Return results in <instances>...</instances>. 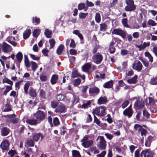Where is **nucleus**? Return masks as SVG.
<instances>
[{
    "label": "nucleus",
    "instance_id": "41",
    "mask_svg": "<svg viewBox=\"0 0 157 157\" xmlns=\"http://www.w3.org/2000/svg\"><path fill=\"white\" fill-rule=\"evenodd\" d=\"M121 23L124 27L129 28V26L128 24V19L127 18H123L121 20Z\"/></svg>",
    "mask_w": 157,
    "mask_h": 157
},
{
    "label": "nucleus",
    "instance_id": "61",
    "mask_svg": "<svg viewBox=\"0 0 157 157\" xmlns=\"http://www.w3.org/2000/svg\"><path fill=\"white\" fill-rule=\"evenodd\" d=\"M70 47L74 48L76 47V44L75 41L73 39L71 40V42L70 44Z\"/></svg>",
    "mask_w": 157,
    "mask_h": 157
},
{
    "label": "nucleus",
    "instance_id": "37",
    "mask_svg": "<svg viewBox=\"0 0 157 157\" xmlns=\"http://www.w3.org/2000/svg\"><path fill=\"white\" fill-rule=\"evenodd\" d=\"M5 108L3 110V112H10L11 111L12 108L10 104L7 103L5 105Z\"/></svg>",
    "mask_w": 157,
    "mask_h": 157
},
{
    "label": "nucleus",
    "instance_id": "7",
    "mask_svg": "<svg viewBox=\"0 0 157 157\" xmlns=\"http://www.w3.org/2000/svg\"><path fill=\"white\" fill-rule=\"evenodd\" d=\"M92 59L96 64H99L101 63L103 59V56L101 53L98 52L96 54L93 55Z\"/></svg>",
    "mask_w": 157,
    "mask_h": 157
},
{
    "label": "nucleus",
    "instance_id": "23",
    "mask_svg": "<svg viewBox=\"0 0 157 157\" xmlns=\"http://www.w3.org/2000/svg\"><path fill=\"white\" fill-rule=\"evenodd\" d=\"M58 76L57 75L55 74L53 75L52 76L50 80V82L52 84L54 85L56 83L58 80Z\"/></svg>",
    "mask_w": 157,
    "mask_h": 157
},
{
    "label": "nucleus",
    "instance_id": "5",
    "mask_svg": "<svg viewBox=\"0 0 157 157\" xmlns=\"http://www.w3.org/2000/svg\"><path fill=\"white\" fill-rule=\"evenodd\" d=\"M33 116L37 121H41L44 119L45 114L44 112L39 110L33 114Z\"/></svg>",
    "mask_w": 157,
    "mask_h": 157
},
{
    "label": "nucleus",
    "instance_id": "47",
    "mask_svg": "<svg viewBox=\"0 0 157 157\" xmlns=\"http://www.w3.org/2000/svg\"><path fill=\"white\" fill-rule=\"evenodd\" d=\"M33 140L29 139L26 141V144L29 146L33 147L34 145V143Z\"/></svg>",
    "mask_w": 157,
    "mask_h": 157
},
{
    "label": "nucleus",
    "instance_id": "13",
    "mask_svg": "<svg viewBox=\"0 0 157 157\" xmlns=\"http://www.w3.org/2000/svg\"><path fill=\"white\" fill-rule=\"evenodd\" d=\"M32 137L33 141L35 142L38 141L40 138L41 140H42L44 137L42 134L40 132L34 133L33 134Z\"/></svg>",
    "mask_w": 157,
    "mask_h": 157
},
{
    "label": "nucleus",
    "instance_id": "59",
    "mask_svg": "<svg viewBox=\"0 0 157 157\" xmlns=\"http://www.w3.org/2000/svg\"><path fill=\"white\" fill-rule=\"evenodd\" d=\"M41 52L44 56L47 57L48 56V53L49 51L48 49L44 48L42 50Z\"/></svg>",
    "mask_w": 157,
    "mask_h": 157
},
{
    "label": "nucleus",
    "instance_id": "10",
    "mask_svg": "<svg viewBox=\"0 0 157 157\" xmlns=\"http://www.w3.org/2000/svg\"><path fill=\"white\" fill-rule=\"evenodd\" d=\"M140 155L141 157H153V155L150 150L146 149L143 150Z\"/></svg>",
    "mask_w": 157,
    "mask_h": 157
},
{
    "label": "nucleus",
    "instance_id": "4",
    "mask_svg": "<svg viewBox=\"0 0 157 157\" xmlns=\"http://www.w3.org/2000/svg\"><path fill=\"white\" fill-rule=\"evenodd\" d=\"M99 138V143L97 144L98 147L100 150H105L106 147V142L102 136H98V138Z\"/></svg>",
    "mask_w": 157,
    "mask_h": 157
},
{
    "label": "nucleus",
    "instance_id": "45",
    "mask_svg": "<svg viewBox=\"0 0 157 157\" xmlns=\"http://www.w3.org/2000/svg\"><path fill=\"white\" fill-rule=\"evenodd\" d=\"M58 102L55 101H52L51 102V106L53 109H56L58 107Z\"/></svg>",
    "mask_w": 157,
    "mask_h": 157
},
{
    "label": "nucleus",
    "instance_id": "63",
    "mask_svg": "<svg viewBox=\"0 0 157 157\" xmlns=\"http://www.w3.org/2000/svg\"><path fill=\"white\" fill-rule=\"evenodd\" d=\"M16 153V151L15 150H10L8 152V154L10 155V157H13L14 155Z\"/></svg>",
    "mask_w": 157,
    "mask_h": 157
},
{
    "label": "nucleus",
    "instance_id": "57",
    "mask_svg": "<svg viewBox=\"0 0 157 157\" xmlns=\"http://www.w3.org/2000/svg\"><path fill=\"white\" fill-rule=\"evenodd\" d=\"M53 124L55 126L59 125L60 123L59 119L57 117H55L53 120Z\"/></svg>",
    "mask_w": 157,
    "mask_h": 157
},
{
    "label": "nucleus",
    "instance_id": "1",
    "mask_svg": "<svg viewBox=\"0 0 157 157\" xmlns=\"http://www.w3.org/2000/svg\"><path fill=\"white\" fill-rule=\"evenodd\" d=\"M106 107L102 106L96 107L93 109L92 112L93 115H96L98 116L104 117L106 115Z\"/></svg>",
    "mask_w": 157,
    "mask_h": 157
},
{
    "label": "nucleus",
    "instance_id": "42",
    "mask_svg": "<svg viewBox=\"0 0 157 157\" xmlns=\"http://www.w3.org/2000/svg\"><path fill=\"white\" fill-rule=\"evenodd\" d=\"M145 57H147L150 62H152L153 61V58L151 54L148 52H146L144 53Z\"/></svg>",
    "mask_w": 157,
    "mask_h": 157
},
{
    "label": "nucleus",
    "instance_id": "29",
    "mask_svg": "<svg viewBox=\"0 0 157 157\" xmlns=\"http://www.w3.org/2000/svg\"><path fill=\"white\" fill-rule=\"evenodd\" d=\"M81 77V75L79 74L77 70L75 69L72 71L71 75V78H72Z\"/></svg>",
    "mask_w": 157,
    "mask_h": 157
},
{
    "label": "nucleus",
    "instance_id": "53",
    "mask_svg": "<svg viewBox=\"0 0 157 157\" xmlns=\"http://www.w3.org/2000/svg\"><path fill=\"white\" fill-rule=\"evenodd\" d=\"M150 82L152 85L157 84V78L156 77L152 78L151 79Z\"/></svg>",
    "mask_w": 157,
    "mask_h": 157
},
{
    "label": "nucleus",
    "instance_id": "20",
    "mask_svg": "<svg viewBox=\"0 0 157 157\" xmlns=\"http://www.w3.org/2000/svg\"><path fill=\"white\" fill-rule=\"evenodd\" d=\"M107 101V99L105 96L101 97L98 100V103L101 105L105 103Z\"/></svg>",
    "mask_w": 157,
    "mask_h": 157
},
{
    "label": "nucleus",
    "instance_id": "44",
    "mask_svg": "<svg viewBox=\"0 0 157 157\" xmlns=\"http://www.w3.org/2000/svg\"><path fill=\"white\" fill-rule=\"evenodd\" d=\"M140 60L142 62L145 67H147L149 65V63L147 60L144 59L142 57L139 58Z\"/></svg>",
    "mask_w": 157,
    "mask_h": 157
},
{
    "label": "nucleus",
    "instance_id": "36",
    "mask_svg": "<svg viewBox=\"0 0 157 157\" xmlns=\"http://www.w3.org/2000/svg\"><path fill=\"white\" fill-rule=\"evenodd\" d=\"M39 96L41 99H45L46 98L45 91L43 89H40L39 93Z\"/></svg>",
    "mask_w": 157,
    "mask_h": 157
},
{
    "label": "nucleus",
    "instance_id": "11",
    "mask_svg": "<svg viewBox=\"0 0 157 157\" xmlns=\"http://www.w3.org/2000/svg\"><path fill=\"white\" fill-rule=\"evenodd\" d=\"M142 67L143 66L140 61H138L137 63H133L132 66V68L138 72L142 70Z\"/></svg>",
    "mask_w": 157,
    "mask_h": 157
},
{
    "label": "nucleus",
    "instance_id": "52",
    "mask_svg": "<svg viewBox=\"0 0 157 157\" xmlns=\"http://www.w3.org/2000/svg\"><path fill=\"white\" fill-rule=\"evenodd\" d=\"M6 87V89L3 93V95H6L7 93L12 89V87L9 86H7Z\"/></svg>",
    "mask_w": 157,
    "mask_h": 157
},
{
    "label": "nucleus",
    "instance_id": "15",
    "mask_svg": "<svg viewBox=\"0 0 157 157\" xmlns=\"http://www.w3.org/2000/svg\"><path fill=\"white\" fill-rule=\"evenodd\" d=\"M2 48L3 51L5 52H11L12 50L11 46L5 42L3 43Z\"/></svg>",
    "mask_w": 157,
    "mask_h": 157
},
{
    "label": "nucleus",
    "instance_id": "22",
    "mask_svg": "<svg viewBox=\"0 0 157 157\" xmlns=\"http://www.w3.org/2000/svg\"><path fill=\"white\" fill-rule=\"evenodd\" d=\"M31 34V30L30 29H26L23 33L24 39L26 40L28 39Z\"/></svg>",
    "mask_w": 157,
    "mask_h": 157
},
{
    "label": "nucleus",
    "instance_id": "35",
    "mask_svg": "<svg viewBox=\"0 0 157 157\" xmlns=\"http://www.w3.org/2000/svg\"><path fill=\"white\" fill-rule=\"evenodd\" d=\"M40 20L39 18L36 17H33L32 18V22L35 25H38L40 23Z\"/></svg>",
    "mask_w": 157,
    "mask_h": 157
},
{
    "label": "nucleus",
    "instance_id": "21",
    "mask_svg": "<svg viewBox=\"0 0 157 157\" xmlns=\"http://www.w3.org/2000/svg\"><path fill=\"white\" fill-rule=\"evenodd\" d=\"M113 80H111L105 83L103 85V87L105 88H110L113 87Z\"/></svg>",
    "mask_w": 157,
    "mask_h": 157
},
{
    "label": "nucleus",
    "instance_id": "33",
    "mask_svg": "<svg viewBox=\"0 0 157 157\" xmlns=\"http://www.w3.org/2000/svg\"><path fill=\"white\" fill-rule=\"evenodd\" d=\"M64 46L63 44L60 45L56 50V53L59 55H60L64 49Z\"/></svg>",
    "mask_w": 157,
    "mask_h": 157
},
{
    "label": "nucleus",
    "instance_id": "14",
    "mask_svg": "<svg viewBox=\"0 0 157 157\" xmlns=\"http://www.w3.org/2000/svg\"><path fill=\"white\" fill-rule=\"evenodd\" d=\"M10 129L7 127L4 126L1 128V135L3 136H7L10 132Z\"/></svg>",
    "mask_w": 157,
    "mask_h": 157
},
{
    "label": "nucleus",
    "instance_id": "3",
    "mask_svg": "<svg viewBox=\"0 0 157 157\" xmlns=\"http://www.w3.org/2000/svg\"><path fill=\"white\" fill-rule=\"evenodd\" d=\"M125 3L127 5L124 8L126 11L130 12L136 9V6L134 4V2L133 0H126Z\"/></svg>",
    "mask_w": 157,
    "mask_h": 157
},
{
    "label": "nucleus",
    "instance_id": "27",
    "mask_svg": "<svg viewBox=\"0 0 157 157\" xmlns=\"http://www.w3.org/2000/svg\"><path fill=\"white\" fill-rule=\"evenodd\" d=\"M137 76L136 75L132 78L128 79L127 81L129 84H136L137 82Z\"/></svg>",
    "mask_w": 157,
    "mask_h": 157
},
{
    "label": "nucleus",
    "instance_id": "16",
    "mask_svg": "<svg viewBox=\"0 0 157 157\" xmlns=\"http://www.w3.org/2000/svg\"><path fill=\"white\" fill-rule=\"evenodd\" d=\"M133 113V110L127 108L123 111V114L124 116L127 117L128 118H130L132 116Z\"/></svg>",
    "mask_w": 157,
    "mask_h": 157
},
{
    "label": "nucleus",
    "instance_id": "6",
    "mask_svg": "<svg viewBox=\"0 0 157 157\" xmlns=\"http://www.w3.org/2000/svg\"><path fill=\"white\" fill-rule=\"evenodd\" d=\"M136 131H137L139 133H140L142 136H146L147 134V131L144 128L143 126L137 124H135L134 127Z\"/></svg>",
    "mask_w": 157,
    "mask_h": 157
},
{
    "label": "nucleus",
    "instance_id": "32",
    "mask_svg": "<svg viewBox=\"0 0 157 157\" xmlns=\"http://www.w3.org/2000/svg\"><path fill=\"white\" fill-rule=\"evenodd\" d=\"M78 9L79 10L84 9V11H86L87 10L88 7L85 6V5L84 3H81L78 5Z\"/></svg>",
    "mask_w": 157,
    "mask_h": 157
},
{
    "label": "nucleus",
    "instance_id": "58",
    "mask_svg": "<svg viewBox=\"0 0 157 157\" xmlns=\"http://www.w3.org/2000/svg\"><path fill=\"white\" fill-rule=\"evenodd\" d=\"M81 82V80L79 78L75 79L73 82V84L75 86H77L80 84Z\"/></svg>",
    "mask_w": 157,
    "mask_h": 157
},
{
    "label": "nucleus",
    "instance_id": "19",
    "mask_svg": "<svg viewBox=\"0 0 157 157\" xmlns=\"http://www.w3.org/2000/svg\"><path fill=\"white\" fill-rule=\"evenodd\" d=\"M66 108L64 105H59L55 109V112L62 113L64 112Z\"/></svg>",
    "mask_w": 157,
    "mask_h": 157
},
{
    "label": "nucleus",
    "instance_id": "46",
    "mask_svg": "<svg viewBox=\"0 0 157 157\" xmlns=\"http://www.w3.org/2000/svg\"><path fill=\"white\" fill-rule=\"evenodd\" d=\"M73 99L72 101V104L73 105L76 104L79 101V97L75 95H73Z\"/></svg>",
    "mask_w": 157,
    "mask_h": 157
},
{
    "label": "nucleus",
    "instance_id": "48",
    "mask_svg": "<svg viewBox=\"0 0 157 157\" xmlns=\"http://www.w3.org/2000/svg\"><path fill=\"white\" fill-rule=\"evenodd\" d=\"M49 43L50 44V49H52L54 48L56 44V42L54 39L52 38L49 39Z\"/></svg>",
    "mask_w": 157,
    "mask_h": 157
},
{
    "label": "nucleus",
    "instance_id": "12",
    "mask_svg": "<svg viewBox=\"0 0 157 157\" xmlns=\"http://www.w3.org/2000/svg\"><path fill=\"white\" fill-rule=\"evenodd\" d=\"M91 63L90 62L85 63L82 67V69L83 71L88 72L90 69L91 68Z\"/></svg>",
    "mask_w": 157,
    "mask_h": 157
},
{
    "label": "nucleus",
    "instance_id": "8",
    "mask_svg": "<svg viewBox=\"0 0 157 157\" xmlns=\"http://www.w3.org/2000/svg\"><path fill=\"white\" fill-rule=\"evenodd\" d=\"M112 34L119 35L123 38H125L126 36V32L120 29H114L112 32Z\"/></svg>",
    "mask_w": 157,
    "mask_h": 157
},
{
    "label": "nucleus",
    "instance_id": "34",
    "mask_svg": "<svg viewBox=\"0 0 157 157\" xmlns=\"http://www.w3.org/2000/svg\"><path fill=\"white\" fill-rule=\"evenodd\" d=\"M30 85V83L28 81H27L24 85V93L26 95L28 94V90Z\"/></svg>",
    "mask_w": 157,
    "mask_h": 157
},
{
    "label": "nucleus",
    "instance_id": "18",
    "mask_svg": "<svg viewBox=\"0 0 157 157\" xmlns=\"http://www.w3.org/2000/svg\"><path fill=\"white\" fill-rule=\"evenodd\" d=\"M9 143L6 140H4L0 144L1 148L3 150H8L9 149Z\"/></svg>",
    "mask_w": 157,
    "mask_h": 157
},
{
    "label": "nucleus",
    "instance_id": "40",
    "mask_svg": "<svg viewBox=\"0 0 157 157\" xmlns=\"http://www.w3.org/2000/svg\"><path fill=\"white\" fill-rule=\"evenodd\" d=\"M72 155L73 157H81L79 151L76 150L72 151Z\"/></svg>",
    "mask_w": 157,
    "mask_h": 157
},
{
    "label": "nucleus",
    "instance_id": "39",
    "mask_svg": "<svg viewBox=\"0 0 157 157\" xmlns=\"http://www.w3.org/2000/svg\"><path fill=\"white\" fill-rule=\"evenodd\" d=\"M24 62L26 67L29 68L30 67L29 61L27 55H24Z\"/></svg>",
    "mask_w": 157,
    "mask_h": 157
},
{
    "label": "nucleus",
    "instance_id": "50",
    "mask_svg": "<svg viewBox=\"0 0 157 157\" xmlns=\"http://www.w3.org/2000/svg\"><path fill=\"white\" fill-rule=\"evenodd\" d=\"M40 32V30L38 29H35L33 33V36L37 38L39 36Z\"/></svg>",
    "mask_w": 157,
    "mask_h": 157
},
{
    "label": "nucleus",
    "instance_id": "28",
    "mask_svg": "<svg viewBox=\"0 0 157 157\" xmlns=\"http://www.w3.org/2000/svg\"><path fill=\"white\" fill-rule=\"evenodd\" d=\"M27 123L31 125H36L37 124V120L36 119H27L26 120Z\"/></svg>",
    "mask_w": 157,
    "mask_h": 157
},
{
    "label": "nucleus",
    "instance_id": "54",
    "mask_svg": "<svg viewBox=\"0 0 157 157\" xmlns=\"http://www.w3.org/2000/svg\"><path fill=\"white\" fill-rule=\"evenodd\" d=\"M88 13L80 12L79 13V17L80 18L82 19H85L87 16Z\"/></svg>",
    "mask_w": 157,
    "mask_h": 157
},
{
    "label": "nucleus",
    "instance_id": "9",
    "mask_svg": "<svg viewBox=\"0 0 157 157\" xmlns=\"http://www.w3.org/2000/svg\"><path fill=\"white\" fill-rule=\"evenodd\" d=\"M144 106V103L142 101V99L140 100L139 98L136 99L134 105V107L136 110H139L143 108Z\"/></svg>",
    "mask_w": 157,
    "mask_h": 157
},
{
    "label": "nucleus",
    "instance_id": "38",
    "mask_svg": "<svg viewBox=\"0 0 157 157\" xmlns=\"http://www.w3.org/2000/svg\"><path fill=\"white\" fill-rule=\"evenodd\" d=\"M44 34L47 38H50L51 37V35L52 34V32L48 29H46L45 30Z\"/></svg>",
    "mask_w": 157,
    "mask_h": 157
},
{
    "label": "nucleus",
    "instance_id": "17",
    "mask_svg": "<svg viewBox=\"0 0 157 157\" xmlns=\"http://www.w3.org/2000/svg\"><path fill=\"white\" fill-rule=\"evenodd\" d=\"M115 43L112 40L109 45V50L110 54H114L116 51V48L114 47Z\"/></svg>",
    "mask_w": 157,
    "mask_h": 157
},
{
    "label": "nucleus",
    "instance_id": "26",
    "mask_svg": "<svg viewBox=\"0 0 157 157\" xmlns=\"http://www.w3.org/2000/svg\"><path fill=\"white\" fill-rule=\"evenodd\" d=\"M99 89L96 87L90 88L89 89V92L90 94H97L99 93Z\"/></svg>",
    "mask_w": 157,
    "mask_h": 157
},
{
    "label": "nucleus",
    "instance_id": "30",
    "mask_svg": "<svg viewBox=\"0 0 157 157\" xmlns=\"http://www.w3.org/2000/svg\"><path fill=\"white\" fill-rule=\"evenodd\" d=\"M17 61L20 63L23 59V54L21 52H19L16 55Z\"/></svg>",
    "mask_w": 157,
    "mask_h": 157
},
{
    "label": "nucleus",
    "instance_id": "62",
    "mask_svg": "<svg viewBox=\"0 0 157 157\" xmlns=\"http://www.w3.org/2000/svg\"><path fill=\"white\" fill-rule=\"evenodd\" d=\"M129 104V101L128 100H126L121 105L122 108L123 109L125 108Z\"/></svg>",
    "mask_w": 157,
    "mask_h": 157
},
{
    "label": "nucleus",
    "instance_id": "56",
    "mask_svg": "<svg viewBox=\"0 0 157 157\" xmlns=\"http://www.w3.org/2000/svg\"><path fill=\"white\" fill-rule=\"evenodd\" d=\"M94 115V122L95 123L97 124L99 126H100L101 123L100 121L98 120L97 117L95 116V115Z\"/></svg>",
    "mask_w": 157,
    "mask_h": 157
},
{
    "label": "nucleus",
    "instance_id": "60",
    "mask_svg": "<svg viewBox=\"0 0 157 157\" xmlns=\"http://www.w3.org/2000/svg\"><path fill=\"white\" fill-rule=\"evenodd\" d=\"M149 103L150 105H153L155 103V101L151 97H148Z\"/></svg>",
    "mask_w": 157,
    "mask_h": 157
},
{
    "label": "nucleus",
    "instance_id": "49",
    "mask_svg": "<svg viewBox=\"0 0 157 157\" xmlns=\"http://www.w3.org/2000/svg\"><path fill=\"white\" fill-rule=\"evenodd\" d=\"M30 63H31L32 70L33 71H35L38 67L37 63L33 61H31Z\"/></svg>",
    "mask_w": 157,
    "mask_h": 157
},
{
    "label": "nucleus",
    "instance_id": "2",
    "mask_svg": "<svg viewBox=\"0 0 157 157\" xmlns=\"http://www.w3.org/2000/svg\"><path fill=\"white\" fill-rule=\"evenodd\" d=\"M16 117L17 115L15 114L3 116V117L6 118V121L9 123L11 122L14 124L17 123L19 121V119Z\"/></svg>",
    "mask_w": 157,
    "mask_h": 157
},
{
    "label": "nucleus",
    "instance_id": "31",
    "mask_svg": "<svg viewBox=\"0 0 157 157\" xmlns=\"http://www.w3.org/2000/svg\"><path fill=\"white\" fill-rule=\"evenodd\" d=\"M100 26L99 30L101 31L105 32L107 29V25L105 23L100 24Z\"/></svg>",
    "mask_w": 157,
    "mask_h": 157
},
{
    "label": "nucleus",
    "instance_id": "43",
    "mask_svg": "<svg viewBox=\"0 0 157 157\" xmlns=\"http://www.w3.org/2000/svg\"><path fill=\"white\" fill-rule=\"evenodd\" d=\"M2 82L3 83H6L9 84L10 85V86H11V87L12 86L13 83V82L12 81L10 80L7 78H6L4 79L3 80Z\"/></svg>",
    "mask_w": 157,
    "mask_h": 157
},
{
    "label": "nucleus",
    "instance_id": "55",
    "mask_svg": "<svg viewBox=\"0 0 157 157\" xmlns=\"http://www.w3.org/2000/svg\"><path fill=\"white\" fill-rule=\"evenodd\" d=\"M64 98L63 95L61 94H58L56 96V99L59 101L63 100Z\"/></svg>",
    "mask_w": 157,
    "mask_h": 157
},
{
    "label": "nucleus",
    "instance_id": "25",
    "mask_svg": "<svg viewBox=\"0 0 157 157\" xmlns=\"http://www.w3.org/2000/svg\"><path fill=\"white\" fill-rule=\"evenodd\" d=\"M93 144V141L92 140H90L86 142L82 143V145L85 148H88L90 147Z\"/></svg>",
    "mask_w": 157,
    "mask_h": 157
},
{
    "label": "nucleus",
    "instance_id": "51",
    "mask_svg": "<svg viewBox=\"0 0 157 157\" xmlns=\"http://www.w3.org/2000/svg\"><path fill=\"white\" fill-rule=\"evenodd\" d=\"M101 16L99 13H96L95 20L97 23H99L101 21Z\"/></svg>",
    "mask_w": 157,
    "mask_h": 157
},
{
    "label": "nucleus",
    "instance_id": "64",
    "mask_svg": "<svg viewBox=\"0 0 157 157\" xmlns=\"http://www.w3.org/2000/svg\"><path fill=\"white\" fill-rule=\"evenodd\" d=\"M106 154V151H103L100 154L97 155V157H104Z\"/></svg>",
    "mask_w": 157,
    "mask_h": 157
},
{
    "label": "nucleus",
    "instance_id": "24",
    "mask_svg": "<svg viewBox=\"0 0 157 157\" xmlns=\"http://www.w3.org/2000/svg\"><path fill=\"white\" fill-rule=\"evenodd\" d=\"M29 94L31 97H35L37 95L36 90L32 87H31L30 88Z\"/></svg>",
    "mask_w": 157,
    "mask_h": 157
}]
</instances>
